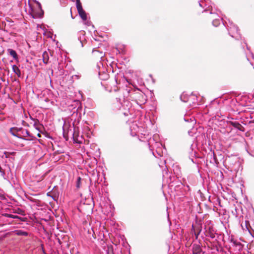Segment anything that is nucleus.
<instances>
[{"instance_id":"29","label":"nucleus","mask_w":254,"mask_h":254,"mask_svg":"<svg viewBox=\"0 0 254 254\" xmlns=\"http://www.w3.org/2000/svg\"><path fill=\"white\" fill-rule=\"evenodd\" d=\"M86 24L87 25H90V22L87 21Z\"/></svg>"},{"instance_id":"36","label":"nucleus","mask_w":254,"mask_h":254,"mask_svg":"<svg viewBox=\"0 0 254 254\" xmlns=\"http://www.w3.org/2000/svg\"><path fill=\"white\" fill-rule=\"evenodd\" d=\"M18 211H20V212H21V211H21V210H20V209H18Z\"/></svg>"},{"instance_id":"37","label":"nucleus","mask_w":254,"mask_h":254,"mask_svg":"<svg viewBox=\"0 0 254 254\" xmlns=\"http://www.w3.org/2000/svg\"><path fill=\"white\" fill-rule=\"evenodd\" d=\"M231 36H232V37H234V36L233 35H231Z\"/></svg>"},{"instance_id":"5","label":"nucleus","mask_w":254,"mask_h":254,"mask_svg":"<svg viewBox=\"0 0 254 254\" xmlns=\"http://www.w3.org/2000/svg\"><path fill=\"white\" fill-rule=\"evenodd\" d=\"M230 125L233 126L234 127L238 129V130L244 131H245V128L244 127L242 126L240 123H239L237 122H229Z\"/></svg>"},{"instance_id":"30","label":"nucleus","mask_w":254,"mask_h":254,"mask_svg":"<svg viewBox=\"0 0 254 254\" xmlns=\"http://www.w3.org/2000/svg\"><path fill=\"white\" fill-rule=\"evenodd\" d=\"M37 136H38L39 137H41V135H40V133H39V132L37 134Z\"/></svg>"},{"instance_id":"9","label":"nucleus","mask_w":254,"mask_h":254,"mask_svg":"<svg viewBox=\"0 0 254 254\" xmlns=\"http://www.w3.org/2000/svg\"><path fill=\"white\" fill-rule=\"evenodd\" d=\"M193 97V95L189 97L187 94L183 93L180 96V99L182 101L187 102L190 98H192Z\"/></svg>"},{"instance_id":"13","label":"nucleus","mask_w":254,"mask_h":254,"mask_svg":"<svg viewBox=\"0 0 254 254\" xmlns=\"http://www.w3.org/2000/svg\"><path fill=\"white\" fill-rule=\"evenodd\" d=\"M16 234L18 236H27L28 233L27 232L23 231L22 230H17L16 231Z\"/></svg>"},{"instance_id":"10","label":"nucleus","mask_w":254,"mask_h":254,"mask_svg":"<svg viewBox=\"0 0 254 254\" xmlns=\"http://www.w3.org/2000/svg\"><path fill=\"white\" fill-rule=\"evenodd\" d=\"M12 71L16 74L18 77L21 76V71L20 69L16 65H13L12 66Z\"/></svg>"},{"instance_id":"33","label":"nucleus","mask_w":254,"mask_h":254,"mask_svg":"<svg viewBox=\"0 0 254 254\" xmlns=\"http://www.w3.org/2000/svg\"><path fill=\"white\" fill-rule=\"evenodd\" d=\"M70 11L71 12V10H70ZM71 14H72L71 13ZM71 17H72V18H73V17L72 16V15H71Z\"/></svg>"},{"instance_id":"28","label":"nucleus","mask_w":254,"mask_h":254,"mask_svg":"<svg viewBox=\"0 0 254 254\" xmlns=\"http://www.w3.org/2000/svg\"><path fill=\"white\" fill-rule=\"evenodd\" d=\"M204 3V2L203 1H200L199 2V5L201 6V7H203V4Z\"/></svg>"},{"instance_id":"7","label":"nucleus","mask_w":254,"mask_h":254,"mask_svg":"<svg viewBox=\"0 0 254 254\" xmlns=\"http://www.w3.org/2000/svg\"><path fill=\"white\" fill-rule=\"evenodd\" d=\"M7 52L14 60L18 61V57L15 51L11 49H8Z\"/></svg>"},{"instance_id":"26","label":"nucleus","mask_w":254,"mask_h":254,"mask_svg":"<svg viewBox=\"0 0 254 254\" xmlns=\"http://www.w3.org/2000/svg\"><path fill=\"white\" fill-rule=\"evenodd\" d=\"M107 254H114V253H113V251L112 250H109L108 252H107Z\"/></svg>"},{"instance_id":"34","label":"nucleus","mask_w":254,"mask_h":254,"mask_svg":"<svg viewBox=\"0 0 254 254\" xmlns=\"http://www.w3.org/2000/svg\"><path fill=\"white\" fill-rule=\"evenodd\" d=\"M185 121L188 122L189 120H186V119H185Z\"/></svg>"},{"instance_id":"25","label":"nucleus","mask_w":254,"mask_h":254,"mask_svg":"<svg viewBox=\"0 0 254 254\" xmlns=\"http://www.w3.org/2000/svg\"><path fill=\"white\" fill-rule=\"evenodd\" d=\"M0 173H1V175L4 177V175H5V172L4 171L2 170V168H1V170H0Z\"/></svg>"},{"instance_id":"19","label":"nucleus","mask_w":254,"mask_h":254,"mask_svg":"<svg viewBox=\"0 0 254 254\" xmlns=\"http://www.w3.org/2000/svg\"><path fill=\"white\" fill-rule=\"evenodd\" d=\"M10 132L11 133V134H12L13 136H16L17 137H19V136L20 135L18 132H16L15 131V130H13V131H11V128L10 129V130H9Z\"/></svg>"},{"instance_id":"14","label":"nucleus","mask_w":254,"mask_h":254,"mask_svg":"<svg viewBox=\"0 0 254 254\" xmlns=\"http://www.w3.org/2000/svg\"><path fill=\"white\" fill-rule=\"evenodd\" d=\"M6 216L9 218H13V219H18L20 220L21 221H23V219H24L23 218H21L17 215H14L13 214H7L6 215Z\"/></svg>"},{"instance_id":"23","label":"nucleus","mask_w":254,"mask_h":254,"mask_svg":"<svg viewBox=\"0 0 254 254\" xmlns=\"http://www.w3.org/2000/svg\"><path fill=\"white\" fill-rule=\"evenodd\" d=\"M116 104H117V109H120V108L121 107V103L120 101L118 100V99H117Z\"/></svg>"},{"instance_id":"8","label":"nucleus","mask_w":254,"mask_h":254,"mask_svg":"<svg viewBox=\"0 0 254 254\" xmlns=\"http://www.w3.org/2000/svg\"><path fill=\"white\" fill-rule=\"evenodd\" d=\"M201 248L198 245L194 244L193 245L192 252L194 254H198L201 252Z\"/></svg>"},{"instance_id":"17","label":"nucleus","mask_w":254,"mask_h":254,"mask_svg":"<svg viewBox=\"0 0 254 254\" xmlns=\"http://www.w3.org/2000/svg\"><path fill=\"white\" fill-rule=\"evenodd\" d=\"M220 24V20L219 19H215L212 21L213 26L217 27Z\"/></svg>"},{"instance_id":"24","label":"nucleus","mask_w":254,"mask_h":254,"mask_svg":"<svg viewBox=\"0 0 254 254\" xmlns=\"http://www.w3.org/2000/svg\"><path fill=\"white\" fill-rule=\"evenodd\" d=\"M74 102L76 104H77L78 105V108L77 109V111H78L79 108L80 107L81 108V107H80L81 106V103L78 101H74Z\"/></svg>"},{"instance_id":"35","label":"nucleus","mask_w":254,"mask_h":254,"mask_svg":"<svg viewBox=\"0 0 254 254\" xmlns=\"http://www.w3.org/2000/svg\"><path fill=\"white\" fill-rule=\"evenodd\" d=\"M211 155H213V156H214V153H213L212 154H211Z\"/></svg>"},{"instance_id":"11","label":"nucleus","mask_w":254,"mask_h":254,"mask_svg":"<svg viewBox=\"0 0 254 254\" xmlns=\"http://www.w3.org/2000/svg\"><path fill=\"white\" fill-rule=\"evenodd\" d=\"M103 66V64L101 62L97 63V67L98 69V74H99V76L101 75V73H102L103 72V71H104V70Z\"/></svg>"},{"instance_id":"18","label":"nucleus","mask_w":254,"mask_h":254,"mask_svg":"<svg viewBox=\"0 0 254 254\" xmlns=\"http://www.w3.org/2000/svg\"><path fill=\"white\" fill-rule=\"evenodd\" d=\"M233 30L236 31L237 33L238 32V27L237 26L234 25L233 27H230V30L229 31V33L230 34V32H232V31Z\"/></svg>"},{"instance_id":"32","label":"nucleus","mask_w":254,"mask_h":254,"mask_svg":"<svg viewBox=\"0 0 254 254\" xmlns=\"http://www.w3.org/2000/svg\"><path fill=\"white\" fill-rule=\"evenodd\" d=\"M124 115H125V116H127V115H128V114H127V113H124Z\"/></svg>"},{"instance_id":"16","label":"nucleus","mask_w":254,"mask_h":254,"mask_svg":"<svg viewBox=\"0 0 254 254\" xmlns=\"http://www.w3.org/2000/svg\"><path fill=\"white\" fill-rule=\"evenodd\" d=\"M23 128L22 127H14L11 128V131H13V130H15V131L17 133H20V131H22V130H23Z\"/></svg>"},{"instance_id":"22","label":"nucleus","mask_w":254,"mask_h":254,"mask_svg":"<svg viewBox=\"0 0 254 254\" xmlns=\"http://www.w3.org/2000/svg\"><path fill=\"white\" fill-rule=\"evenodd\" d=\"M201 231H202L201 228H198V232L196 233V232H194V235L195 236L196 239H197L198 236L199 234L200 233V232H201Z\"/></svg>"},{"instance_id":"2","label":"nucleus","mask_w":254,"mask_h":254,"mask_svg":"<svg viewBox=\"0 0 254 254\" xmlns=\"http://www.w3.org/2000/svg\"><path fill=\"white\" fill-rule=\"evenodd\" d=\"M76 5L79 16L83 21H85L87 20L86 13L82 8L80 0H76Z\"/></svg>"},{"instance_id":"3","label":"nucleus","mask_w":254,"mask_h":254,"mask_svg":"<svg viewBox=\"0 0 254 254\" xmlns=\"http://www.w3.org/2000/svg\"><path fill=\"white\" fill-rule=\"evenodd\" d=\"M38 5V8L40 10L39 12H35L33 9H31V15L33 18H41L44 14L43 11L42 10L41 4L38 1H36Z\"/></svg>"},{"instance_id":"15","label":"nucleus","mask_w":254,"mask_h":254,"mask_svg":"<svg viewBox=\"0 0 254 254\" xmlns=\"http://www.w3.org/2000/svg\"><path fill=\"white\" fill-rule=\"evenodd\" d=\"M99 77L101 79L105 80L108 78V74L104 71H103V72L101 73V75L99 76Z\"/></svg>"},{"instance_id":"20","label":"nucleus","mask_w":254,"mask_h":254,"mask_svg":"<svg viewBox=\"0 0 254 254\" xmlns=\"http://www.w3.org/2000/svg\"><path fill=\"white\" fill-rule=\"evenodd\" d=\"M80 182H81V178H80V177H78L77 180V182H76V187L77 188H80Z\"/></svg>"},{"instance_id":"6","label":"nucleus","mask_w":254,"mask_h":254,"mask_svg":"<svg viewBox=\"0 0 254 254\" xmlns=\"http://www.w3.org/2000/svg\"><path fill=\"white\" fill-rule=\"evenodd\" d=\"M18 134L20 135L18 138H24V137H26L27 136H29L30 137H32L31 134H30L29 132L27 129H23L22 130V131H20V133H18Z\"/></svg>"},{"instance_id":"4","label":"nucleus","mask_w":254,"mask_h":254,"mask_svg":"<svg viewBox=\"0 0 254 254\" xmlns=\"http://www.w3.org/2000/svg\"><path fill=\"white\" fill-rule=\"evenodd\" d=\"M31 119L33 121V126L36 129L39 131V132H41L42 131V129L43 128V126L40 123L39 121L37 119H35L30 117Z\"/></svg>"},{"instance_id":"1","label":"nucleus","mask_w":254,"mask_h":254,"mask_svg":"<svg viewBox=\"0 0 254 254\" xmlns=\"http://www.w3.org/2000/svg\"><path fill=\"white\" fill-rule=\"evenodd\" d=\"M204 234L206 237H209L211 239L215 237V231L212 225H210V222H208L205 223L204 228Z\"/></svg>"},{"instance_id":"31","label":"nucleus","mask_w":254,"mask_h":254,"mask_svg":"<svg viewBox=\"0 0 254 254\" xmlns=\"http://www.w3.org/2000/svg\"><path fill=\"white\" fill-rule=\"evenodd\" d=\"M4 154H5V157H6V158H7L8 157H7V156L6 155V152H4Z\"/></svg>"},{"instance_id":"12","label":"nucleus","mask_w":254,"mask_h":254,"mask_svg":"<svg viewBox=\"0 0 254 254\" xmlns=\"http://www.w3.org/2000/svg\"><path fill=\"white\" fill-rule=\"evenodd\" d=\"M49 55L47 52H44L43 54V61L44 64H47L49 62Z\"/></svg>"},{"instance_id":"21","label":"nucleus","mask_w":254,"mask_h":254,"mask_svg":"<svg viewBox=\"0 0 254 254\" xmlns=\"http://www.w3.org/2000/svg\"><path fill=\"white\" fill-rule=\"evenodd\" d=\"M248 223H249V222H248V221H246V222H245V228H244V227H243V225H242V224H241V227H242V229H243V230H247L249 231V229H248V226H247V224H248Z\"/></svg>"},{"instance_id":"27","label":"nucleus","mask_w":254,"mask_h":254,"mask_svg":"<svg viewBox=\"0 0 254 254\" xmlns=\"http://www.w3.org/2000/svg\"><path fill=\"white\" fill-rule=\"evenodd\" d=\"M47 196H49L52 197L54 200H55V197H54L53 196L51 195L50 194V192H49L47 193Z\"/></svg>"}]
</instances>
